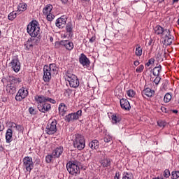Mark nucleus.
<instances>
[{
  "label": "nucleus",
  "instance_id": "40",
  "mask_svg": "<svg viewBox=\"0 0 179 179\" xmlns=\"http://www.w3.org/2000/svg\"><path fill=\"white\" fill-rule=\"evenodd\" d=\"M122 179H132V174L129 173H124L122 175Z\"/></svg>",
  "mask_w": 179,
  "mask_h": 179
},
{
  "label": "nucleus",
  "instance_id": "20",
  "mask_svg": "<svg viewBox=\"0 0 179 179\" xmlns=\"http://www.w3.org/2000/svg\"><path fill=\"white\" fill-rule=\"evenodd\" d=\"M17 87H15L13 84H8L6 87V90L7 93H9V94H15L16 93V89Z\"/></svg>",
  "mask_w": 179,
  "mask_h": 179
},
{
  "label": "nucleus",
  "instance_id": "44",
  "mask_svg": "<svg viewBox=\"0 0 179 179\" xmlns=\"http://www.w3.org/2000/svg\"><path fill=\"white\" fill-rule=\"evenodd\" d=\"M127 96H129V97H134L135 96V91H134L133 90H130L127 92Z\"/></svg>",
  "mask_w": 179,
  "mask_h": 179
},
{
  "label": "nucleus",
  "instance_id": "34",
  "mask_svg": "<svg viewBox=\"0 0 179 179\" xmlns=\"http://www.w3.org/2000/svg\"><path fill=\"white\" fill-rule=\"evenodd\" d=\"M135 54L137 57H141V55H142V48H141V46H138L136 48Z\"/></svg>",
  "mask_w": 179,
  "mask_h": 179
},
{
  "label": "nucleus",
  "instance_id": "58",
  "mask_svg": "<svg viewBox=\"0 0 179 179\" xmlns=\"http://www.w3.org/2000/svg\"><path fill=\"white\" fill-rule=\"evenodd\" d=\"M178 2V0H173V3H177Z\"/></svg>",
  "mask_w": 179,
  "mask_h": 179
},
{
  "label": "nucleus",
  "instance_id": "19",
  "mask_svg": "<svg viewBox=\"0 0 179 179\" xmlns=\"http://www.w3.org/2000/svg\"><path fill=\"white\" fill-rule=\"evenodd\" d=\"M120 103L121 106V108L123 110H129L131 108V105L129 104V101L127 99H122L120 101Z\"/></svg>",
  "mask_w": 179,
  "mask_h": 179
},
{
  "label": "nucleus",
  "instance_id": "31",
  "mask_svg": "<svg viewBox=\"0 0 179 179\" xmlns=\"http://www.w3.org/2000/svg\"><path fill=\"white\" fill-rule=\"evenodd\" d=\"M17 16V11H13L8 14V20H15Z\"/></svg>",
  "mask_w": 179,
  "mask_h": 179
},
{
  "label": "nucleus",
  "instance_id": "54",
  "mask_svg": "<svg viewBox=\"0 0 179 179\" xmlns=\"http://www.w3.org/2000/svg\"><path fill=\"white\" fill-rule=\"evenodd\" d=\"M0 152H3V146L0 145Z\"/></svg>",
  "mask_w": 179,
  "mask_h": 179
},
{
  "label": "nucleus",
  "instance_id": "18",
  "mask_svg": "<svg viewBox=\"0 0 179 179\" xmlns=\"http://www.w3.org/2000/svg\"><path fill=\"white\" fill-rule=\"evenodd\" d=\"M79 62L83 66H89V65H90V60H89L87 57L83 53H82L79 57Z\"/></svg>",
  "mask_w": 179,
  "mask_h": 179
},
{
  "label": "nucleus",
  "instance_id": "41",
  "mask_svg": "<svg viewBox=\"0 0 179 179\" xmlns=\"http://www.w3.org/2000/svg\"><path fill=\"white\" fill-rule=\"evenodd\" d=\"M113 141V137L110 135H106L104 138V142L106 143H108V142H112Z\"/></svg>",
  "mask_w": 179,
  "mask_h": 179
},
{
  "label": "nucleus",
  "instance_id": "38",
  "mask_svg": "<svg viewBox=\"0 0 179 179\" xmlns=\"http://www.w3.org/2000/svg\"><path fill=\"white\" fill-rule=\"evenodd\" d=\"M143 69H145V66L143 64H141L136 68V72L137 73H141V72H143Z\"/></svg>",
  "mask_w": 179,
  "mask_h": 179
},
{
  "label": "nucleus",
  "instance_id": "45",
  "mask_svg": "<svg viewBox=\"0 0 179 179\" xmlns=\"http://www.w3.org/2000/svg\"><path fill=\"white\" fill-rule=\"evenodd\" d=\"M155 64V59L151 58L148 60V62L145 64V66H150V65Z\"/></svg>",
  "mask_w": 179,
  "mask_h": 179
},
{
  "label": "nucleus",
  "instance_id": "48",
  "mask_svg": "<svg viewBox=\"0 0 179 179\" xmlns=\"http://www.w3.org/2000/svg\"><path fill=\"white\" fill-rule=\"evenodd\" d=\"M3 129H5V126L3 125V124L0 122V132H2Z\"/></svg>",
  "mask_w": 179,
  "mask_h": 179
},
{
  "label": "nucleus",
  "instance_id": "25",
  "mask_svg": "<svg viewBox=\"0 0 179 179\" xmlns=\"http://www.w3.org/2000/svg\"><path fill=\"white\" fill-rule=\"evenodd\" d=\"M33 43H36V39H29L24 44L26 50H31V48H33Z\"/></svg>",
  "mask_w": 179,
  "mask_h": 179
},
{
  "label": "nucleus",
  "instance_id": "62",
  "mask_svg": "<svg viewBox=\"0 0 179 179\" xmlns=\"http://www.w3.org/2000/svg\"><path fill=\"white\" fill-rule=\"evenodd\" d=\"M0 36H1V31H0Z\"/></svg>",
  "mask_w": 179,
  "mask_h": 179
},
{
  "label": "nucleus",
  "instance_id": "12",
  "mask_svg": "<svg viewBox=\"0 0 179 179\" xmlns=\"http://www.w3.org/2000/svg\"><path fill=\"white\" fill-rule=\"evenodd\" d=\"M55 45H62L68 51H72L73 50V43L67 40L56 42Z\"/></svg>",
  "mask_w": 179,
  "mask_h": 179
},
{
  "label": "nucleus",
  "instance_id": "47",
  "mask_svg": "<svg viewBox=\"0 0 179 179\" xmlns=\"http://www.w3.org/2000/svg\"><path fill=\"white\" fill-rule=\"evenodd\" d=\"M46 16H47V20L49 22H51L52 20V19H54V15H51L50 13L46 14Z\"/></svg>",
  "mask_w": 179,
  "mask_h": 179
},
{
  "label": "nucleus",
  "instance_id": "16",
  "mask_svg": "<svg viewBox=\"0 0 179 179\" xmlns=\"http://www.w3.org/2000/svg\"><path fill=\"white\" fill-rule=\"evenodd\" d=\"M64 153V147L59 146L57 147L52 152L53 155L54 159H59L62 154Z\"/></svg>",
  "mask_w": 179,
  "mask_h": 179
},
{
  "label": "nucleus",
  "instance_id": "35",
  "mask_svg": "<svg viewBox=\"0 0 179 179\" xmlns=\"http://www.w3.org/2000/svg\"><path fill=\"white\" fill-rule=\"evenodd\" d=\"M53 159H54V155L52 153V155H48L45 157V162L46 163H51Z\"/></svg>",
  "mask_w": 179,
  "mask_h": 179
},
{
  "label": "nucleus",
  "instance_id": "33",
  "mask_svg": "<svg viewBox=\"0 0 179 179\" xmlns=\"http://www.w3.org/2000/svg\"><path fill=\"white\" fill-rule=\"evenodd\" d=\"M171 100V94L170 93H166L164 97V103H169Z\"/></svg>",
  "mask_w": 179,
  "mask_h": 179
},
{
  "label": "nucleus",
  "instance_id": "50",
  "mask_svg": "<svg viewBox=\"0 0 179 179\" xmlns=\"http://www.w3.org/2000/svg\"><path fill=\"white\" fill-rule=\"evenodd\" d=\"M114 179H120V172H116Z\"/></svg>",
  "mask_w": 179,
  "mask_h": 179
},
{
  "label": "nucleus",
  "instance_id": "57",
  "mask_svg": "<svg viewBox=\"0 0 179 179\" xmlns=\"http://www.w3.org/2000/svg\"><path fill=\"white\" fill-rule=\"evenodd\" d=\"M50 41L51 43H52V41H54V38L50 37Z\"/></svg>",
  "mask_w": 179,
  "mask_h": 179
},
{
  "label": "nucleus",
  "instance_id": "27",
  "mask_svg": "<svg viewBox=\"0 0 179 179\" xmlns=\"http://www.w3.org/2000/svg\"><path fill=\"white\" fill-rule=\"evenodd\" d=\"M66 106H65V103H60L59 106V113L62 115H65V113H66Z\"/></svg>",
  "mask_w": 179,
  "mask_h": 179
},
{
  "label": "nucleus",
  "instance_id": "28",
  "mask_svg": "<svg viewBox=\"0 0 179 179\" xmlns=\"http://www.w3.org/2000/svg\"><path fill=\"white\" fill-rule=\"evenodd\" d=\"M17 9L19 12H24L27 9V4L26 3H20Z\"/></svg>",
  "mask_w": 179,
  "mask_h": 179
},
{
  "label": "nucleus",
  "instance_id": "8",
  "mask_svg": "<svg viewBox=\"0 0 179 179\" xmlns=\"http://www.w3.org/2000/svg\"><path fill=\"white\" fill-rule=\"evenodd\" d=\"M82 117V110H79L76 113L68 114L64 117L66 122H75Z\"/></svg>",
  "mask_w": 179,
  "mask_h": 179
},
{
  "label": "nucleus",
  "instance_id": "63",
  "mask_svg": "<svg viewBox=\"0 0 179 179\" xmlns=\"http://www.w3.org/2000/svg\"><path fill=\"white\" fill-rule=\"evenodd\" d=\"M115 92H116V93H117V90H116V91H115Z\"/></svg>",
  "mask_w": 179,
  "mask_h": 179
},
{
  "label": "nucleus",
  "instance_id": "39",
  "mask_svg": "<svg viewBox=\"0 0 179 179\" xmlns=\"http://www.w3.org/2000/svg\"><path fill=\"white\" fill-rule=\"evenodd\" d=\"M157 125L159 126L160 128H164L167 123L164 120H159L157 122Z\"/></svg>",
  "mask_w": 179,
  "mask_h": 179
},
{
  "label": "nucleus",
  "instance_id": "5",
  "mask_svg": "<svg viewBox=\"0 0 179 179\" xmlns=\"http://www.w3.org/2000/svg\"><path fill=\"white\" fill-rule=\"evenodd\" d=\"M85 137L80 134H76V138L73 141V146L78 150H82L85 149Z\"/></svg>",
  "mask_w": 179,
  "mask_h": 179
},
{
  "label": "nucleus",
  "instance_id": "59",
  "mask_svg": "<svg viewBox=\"0 0 179 179\" xmlns=\"http://www.w3.org/2000/svg\"><path fill=\"white\" fill-rule=\"evenodd\" d=\"M159 3H162V2H164V0H157Z\"/></svg>",
  "mask_w": 179,
  "mask_h": 179
},
{
  "label": "nucleus",
  "instance_id": "61",
  "mask_svg": "<svg viewBox=\"0 0 179 179\" xmlns=\"http://www.w3.org/2000/svg\"><path fill=\"white\" fill-rule=\"evenodd\" d=\"M83 1H85L86 2H89V1H90V0H83Z\"/></svg>",
  "mask_w": 179,
  "mask_h": 179
},
{
  "label": "nucleus",
  "instance_id": "2",
  "mask_svg": "<svg viewBox=\"0 0 179 179\" xmlns=\"http://www.w3.org/2000/svg\"><path fill=\"white\" fill-rule=\"evenodd\" d=\"M27 31L30 36L36 38L40 34V24L36 20H33L27 25Z\"/></svg>",
  "mask_w": 179,
  "mask_h": 179
},
{
  "label": "nucleus",
  "instance_id": "37",
  "mask_svg": "<svg viewBox=\"0 0 179 179\" xmlns=\"http://www.w3.org/2000/svg\"><path fill=\"white\" fill-rule=\"evenodd\" d=\"M172 179H178L179 178V171H173L171 173Z\"/></svg>",
  "mask_w": 179,
  "mask_h": 179
},
{
  "label": "nucleus",
  "instance_id": "51",
  "mask_svg": "<svg viewBox=\"0 0 179 179\" xmlns=\"http://www.w3.org/2000/svg\"><path fill=\"white\" fill-rule=\"evenodd\" d=\"M16 126H17L16 123L11 122V124H10L11 128H16Z\"/></svg>",
  "mask_w": 179,
  "mask_h": 179
},
{
  "label": "nucleus",
  "instance_id": "14",
  "mask_svg": "<svg viewBox=\"0 0 179 179\" xmlns=\"http://www.w3.org/2000/svg\"><path fill=\"white\" fill-rule=\"evenodd\" d=\"M67 20H68V18L66 17V15H63V16L60 17L59 18H58L56 20L57 27H59V29H62V28L65 27V26L66 24Z\"/></svg>",
  "mask_w": 179,
  "mask_h": 179
},
{
  "label": "nucleus",
  "instance_id": "21",
  "mask_svg": "<svg viewBox=\"0 0 179 179\" xmlns=\"http://www.w3.org/2000/svg\"><path fill=\"white\" fill-rule=\"evenodd\" d=\"M73 25H72V23L69 22L66 26V34L69 37H72L73 36Z\"/></svg>",
  "mask_w": 179,
  "mask_h": 179
},
{
  "label": "nucleus",
  "instance_id": "15",
  "mask_svg": "<svg viewBox=\"0 0 179 179\" xmlns=\"http://www.w3.org/2000/svg\"><path fill=\"white\" fill-rule=\"evenodd\" d=\"M37 107H38V110H39L41 113H48V111L51 110V104L47 102L37 105Z\"/></svg>",
  "mask_w": 179,
  "mask_h": 179
},
{
  "label": "nucleus",
  "instance_id": "46",
  "mask_svg": "<svg viewBox=\"0 0 179 179\" xmlns=\"http://www.w3.org/2000/svg\"><path fill=\"white\" fill-rule=\"evenodd\" d=\"M164 177H165V178H169V177H170V171L169 169H166L164 171Z\"/></svg>",
  "mask_w": 179,
  "mask_h": 179
},
{
  "label": "nucleus",
  "instance_id": "6",
  "mask_svg": "<svg viewBox=\"0 0 179 179\" xmlns=\"http://www.w3.org/2000/svg\"><path fill=\"white\" fill-rule=\"evenodd\" d=\"M34 99L35 101H36L37 106L43 104L44 103H51L52 104H55V103H57L55 99L44 96V95H36Z\"/></svg>",
  "mask_w": 179,
  "mask_h": 179
},
{
  "label": "nucleus",
  "instance_id": "24",
  "mask_svg": "<svg viewBox=\"0 0 179 179\" xmlns=\"http://www.w3.org/2000/svg\"><path fill=\"white\" fill-rule=\"evenodd\" d=\"M143 96H146L147 97H152L155 94V91L152 90L150 88H145L142 92Z\"/></svg>",
  "mask_w": 179,
  "mask_h": 179
},
{
  "label": "nucleus",
  "instance_id": "53",
  "mask_svg": "<svg viewBox=\"0 0 179 179\" xmlns=\"http://www.w3.org/2000/svg\"><path fill=\"white\" fill-rule=\"evenodd\" d=\"M134 65L135 66H138V65H139V62H138V61H135V62H134Z\"/></svg>",
  "mask_w": 179,
  "mask_h": 179
},
{
  "label": "nucleus",
  "instance_id": "55",
  "mask_svg": "<svg viewBox=\"0 0 179 179\" xmlns=\"http://www.w3.org/2000/svg\"><path fill=\"white\" fill-rule=\"evenodd\" d=\"M61 1L64 4L68 3V0H61Z\"/></svg>",
  "mask_w": 179,
  "mask_h": 179
},
{
  "label": "nucleus",
  "instance_id": "7",
  "mask_svg": "<svg viewBox=\"0 0 179 179\" xmlns=\"http://www.w3.org/2000/svg\"><path fill=\"white\" fill-rule=\"evenodd\" d=\"M45 134L48 135H54L57 132V120H50L45 129Z\"/></svg>",
  "mask_w": 179,
  "mask_h": 179
},
{
  "label": "nucleus",
  "instance_id": "22",
  "mask_svg": "<svg viewBox=\"0 0 179 179\" xmlns=\"http://www.w3.org/2000/svg\"><path fill=\"white\" fill-rule=\"evenodd\" d=\"M13 135V131H12V129H8L6 133V142L7 143H10V142H12Z\"/></svg>",
  "mask_w": 179,
  "mask_h": 179
},
{
  "label": "nucleus",
  "instance_id": "17",
  "mask_svg": "<svg viewBox=\"0 0 179 179\" xmlns=\"http://www.w3.org/2000/svg\"><path fill=\"white\" fill-rule=\"evenodd\" d=\"M168 31L169 29H164V28L162 27L160 25H157L154 28V33L157 36H164Z\"/></svg>",
  "mask_w": 179,
  "mask_h": 179
},
{
  "label": "nucleus",
  "instance_id": "30",
  "mask_svg": "<svg viewBox=\"0 0 179 179\" xmlns=\"http://www.w3.org/2000/svg\"><path fill=\"white\" fill-rule=\"evenodd\" d=\"M51 10H52V5H47L43 10L44 15H48L51 13Z\"/></svg>",
  "mask_w": 179,
  "mask_h": 179
},
{
  "label": "nucleus",
  "instance_id": "1",
  "mask_svg": "<svg viewBox=\"0 0 179 179\" xmlns=\"http://www.w3.org/2000/svg\"><path fill=\"white\" fill-rule=\"evenodd\" d=\"M58 73V68L55 64H51L49 66L45 65L43 67V80L44 82H50L52 75Z\"/></svg>",
  "mask_w": 179,
  "mask_h": 179
},
{
  "label": "nucleus",
  "instance_id": "32",
  "mask_svg": "<svg viewBox=\"0 0 179 179\" xmlns=\"http://www.w3.org/2000/svg\"><path fill=\"white\" fill-rule=\"evenodd\" d=\"M111 119L113 124H117V122H120V121H121V117L117 115H112Z\"/></svg>",
  "mask_w": 179,
  "mask_h": 179
},
{
  "label": "nucleus",
  "instance_id": "36",
  "mask_svg": "<svg viewBox=\"0 0 179 179\" xmlns=\"http://www.w3.org/2000/svg\"><path fill=\"white\" fill-rule=\"evenodd\" d=\"M110 160L109 159H103L101 162V166L103 167H108L110 166Z\"/></svg>",
  "mask_w": 179,
  "mask_h": 179
},
{
  "label": "nucleus",
  "instance_id": "56",
  "mask_svg": "<svg viewBox=\"0 0 179 179\" xmlns=\"http://www.w3.org/2000/svg\"><path fill=\"white\" fill-rule=\"evenodd\" d=\"M172 113H174V114H177V113H178V110H173Z\"/></svg>",
  "mask_w": 179,
  "mask_h": 179
},
{
  "label": "nucleus",
  "instance_id": "29",
  "mask_svg": "<svg viewBox=\"0 0 179 179\" xmlns=\"http://www.w3.org/2000/svg\"><path fill=\"white\" fill-rule=\"evenodd\" d=\"M20 82H22V79L20 78H15L13 77L11 80H10V84L11 85H14V86L17 87V85H19V83H20Z\"/></svg>",
  "mask_w": 179,
  "mask_h": 179
},
{
  "label": "nucleus",
  "instance_id": "49",
  "mask_svg": "<svg viewBox=\"0 0 179 179\" xmlns=\"http://www.w3.org/2000/svg\"><path fill=\"white\" fill-rule=\"evenodd\" d=\"M94 41H96V36H92V37L90 39V43H94Z\"/></svg>",
  "mask_w": 179,
  "mask_h": 179
},
{
  "label": "nucleus",
  "instance_id": "13",
  "mask_svg": "<svg viewBox=\"0 0 179 179\" xmlns=\"http://www.w3.org/2000/svg\"><path fill=\"white\" fill-rule=\"evenodd\" d=\"M164 45H171L174 36H173L170 32V30L166 32L163 36Z\"/></svg>",
  "mask_w": 179,
  "mask_h": 179
},
{
  "label": "nucleus",
  "instance_id": "52",
  "mask_svg": "<svg viewBox=\"0 0 179 179\" xmlns=\"http://www.w3.org/2000/svg\"><path fill=\"white\" fill-rule=\"evenodd\" d=\"M22 128V126H20V125H17V126L15 127V129H16V131H20V129Z\"/></svg>",
  "mask_w": 179,
  "mask_h": 179
},
{
  "label": "nucleus",
  "instance_id": "23",
  "mask_svg": "<svg viewBox=\"0 0 179 179\" xmlns=\"http://www.w3.org/2000/svg\"><path fill=\"white\" fill-rule=\"evenodd\" d=\"M89 146L91 149L97 150L100 146V143L97 140H94L89 143Z\"/></svg>",
  "mask_w": 179,
  "mask_h": 179
},
{
  "label": "nucleus",
  "instance_id": "60",
  "mask_svg": "<svg viewBox=\"0 0 179 179\" xmlns=\"http://www.w3.org/2000/svg\"><path fill=\"white\" fill-rule=\"evenodd\" d=\"M121 94H122V90H120V94H118L117 95H118V96H121Z\"/></svg>",
  "mask_w": 179,
  "mask_h": 179
},
{
  "label": "nucleus",
  "instance_id": "26",
  "mask_svg": "<svg viewBox=\"0 0 179 179\" xmlns=\"http://www.w3.org/2000/svg\"><path fill=\"white\" fill-rule=\"evenodd\" d=\"M160 72H162V65L155 66L152 70V74L154 76H160Z\"/></svg>",
  "mask_w": 179,
  "mask_h": 179
},
{
  "label": "nucleus",
  "instance_id": "3",
  "mask_svg": "<svg viewBox=\"0 0 179 179\" xmlns=\"http://www.w3.org/2000/svg\"><path fill=\"white\" fill-rule=\"evenodd\" d=\"M80 163L78 161H69L66 164L67 171L71 176H78L80 174Z\"/></svg>",
  "mask_w": 179,
  "mask_h": 179
},
{
  "label": "nucleus",
  "instance_id": "43",
  "mask_svg": "<svg viewBox=\"0 0 179 179\" xmlns=\"http://www.w3.org/2000/svg\"><path fill=\"white\" fill-rule=\"evenodd\" d=\"M29 114H31V115H36L37 114V110L33 107H30L29 108Z\"/></svg>",
  "mask_w": 179,
  "mask_h": 179
},
{
  "label": "nucleus",
  "instance_id": "42",
  "mask_svg": "<svg viewBox=\"0 0 179 179\" xmlns=\"http://www.w3.org/2000/svg\"><path fill=\"white\" fill-rule=\"evenodd\" d=\"M155 78L153 80V83H155V85H159V83H160V80H162V78H160V76H155Z\"/></svg>",
  "mask_w": 179,
  "mask_h": 179
},
{
  "label": "nucleus",
  "instance_id": "9",
  "mask_svg": "<svg viewBox=\"0 0 179 179\" xmlns=\"http://www.w3.org/2000/svg\"><path fill=\"white\" fill-rule=\"evenodd\" d=\"M29 96V91L24 87L18 90L15 96L16 101H22Z\"/></svg>",
  "mask_w": 179,
  "mask_h": 179
},
{
  "label": "nucleus",
  "instance_id": "11",
  "mask_svg": "<svg viewBox=\"0 0 179 179\" xmlns=\"http://www.w3.org/2000/svg\"><path fill=\"white\" fill-rule=\"evenodd\" d=\"M10 66H11L13 71L16 73L20 71V62H19V58H17V57H13V59L10 63Z\"/></svg>",
  "mask_w": 179,
  "mask_h": 179
},
{
  "label": "nucleus",
  "instance_id": "10",
  "mask_svg": "<svg viewBox=\"0 0 179 179\" xmlns=\"http://www.w3.org/2000/svg\"><path fill=\"white\" fill-rule=\"evenodd\" d=\"M23 166L26 169L27 171H31L34 168V164H33V158L31 157H25L23 160Z\"/></svg>",
  "mask_w": 179,
  "mask_h": 179
},
{
  "label": "nucleus",
  "instance_id": "4",
  "mask_svg": "<svg viewBox=\"0 0 179 179\" xmlns=\"http://www.w3.org/2000/svg\"><path fill=\"white\" fill-rule=\"evenodd\" d=\"M66 80L69 82L70 87H73V89H77L79 87V79L74 74L68 73L65 78Z\"/></svg>",
  "mask_w": 179,
  "mask_h": 179
}]
</instances>
